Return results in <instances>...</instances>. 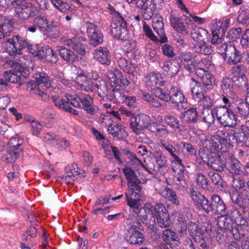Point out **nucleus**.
Returning a JSON list of instances; mask_svg holds the SVG:
<instances>
[{
	"instance_id": "obj_1",
	"label": "nucleus",
	"mask_w": 249,
	"mask_h": 249,
	"mask_svg": "<svg viewBox=\"0 0 249 249\" xmlns=\"http://www.w3.org/2000/svg\"><path fill=\"white\" fill-rule=\"evenodd\" d=\"M3 46L5 52L11 56L20 54L21 50L25 48H27L29 53L34 56L40 58V56L43 54V47H40L37 44H32L19 36H14L12 38L8 39L4 43Z\"/></svg>"
},
{
	"instance_id": "obj_2",
	"label": "nucleus",
	"mask_w": 249,
	"mask_h": 249,
	"mask_svg": "<svg viewBox=\"0 0 249 249\" xmlns=\"http://www.w3.org/2000/svg\"><path fill=\"white\" fill-rule=\"evenodd\" d=\"M31 23V24L25 27L27 31L35 33L36 31H38L44 35L52 36L54 38L58 36L57 27L53 24V21H49L46 15L35 17Z\"/></svg>"
},
{
	"instance_id": "obj_3",
	"label": "nucleus",
	"mask_w": 249,
	"mask_h": 249,
	"mask_svg": "<svg viewBox=\"0 0 249 249\" xmlns=\"http://www.w3.org/2000/svg\"><path fill=\"white\" fill-rule=\"evenodd\" d=\"M112 12L113 20L110 26L111 35L118 39L128 41L131 36L127 28L125 16L114 8Z\"/></svg>"
},
{
	"instance_id": "obj_4",
	"label": "nucleus",
	"mask_w": 249,
	"mask_h": 249,
	"mask_svg": "<svg viewBox=\"0 0 249 249\" xmlns=\"http://www.w3.org/2000/svg\"><path fill=\"white\" fill-rule=\"evenodd\" d=\"M71 106L78 108H82L88 114L94 115L97 113L99 108L93 103V98L88 94L79 93L69 98Z\"/></svg>"
},
{
	"instance_id": "obj_5",
	"label": "nucleus",
	"mask_w": 249,
	"mask_h": 249,
	"mask_svg": "<svg viewBox=\"0 0 249 249\" xmlns=\"http://www.w3.org/2000/svg\"><path fill=\"white\" fill-rule=\"evenodd\" d=\"M172 217V225L177 232L179 233V236L177 233L172 231V249H181L180 238L187 231V222L184 215L179 213H175Z\"/></svg>"
},
{
	"instance_id": "obj_6",
	"label": "nucleus",
	"mask_w": 249,
	"mask_h": 249,
	"mask_svg": "<svg viewBox=\"0 0 249 249\" xmlns=\"http://www.w3.org/2000/svg\"><path fill=\"white\" fill-rule=\"evenodd\" d=\"M241 131L239 126L234 128L232 130V133H229L226 130H218L216 132L215 138L227 146L236 144L239 146H244L245 144H249V142H245Z\"/></svg>"
},
{
	"instance_id": "obj_7",
	"label": "nucleus",
	"mask_w": 249,
	"mask_h": 249,
	"mask_svg": "<svg viewBox=\"0 0 249 249\" xmlns=\"http://www.w3.org/2000/svg\"><path fill=\"white\" fill-rule=\"evenodd\" d=\"M214 111L219 124L226 127L233 128L237 125V117L234 112L225 106L216 107Z\"/></svg>"
},
{
	"instance_id": "obj_8",
	"label": "nucleus",
	"mask_w": 249,
	"mask_h": 249,
	"mask_svg": "<svg viewBox=\"0 0 249 249\" xmlns=\"http://www.w3.org/2000/svg\"><path fill=\"white\" fill-rule=\"evenodd\" d=\"M132 211L137 214V218L139 217L148 228L154 230L156 222L153 214V206L151 204H146L143 207L140 206L137 209H133Z\"/></svg>"
},
{
	"instance_id": "obj_9",
	"label": "nucleus",
	"mask_w": 249,
	"mask_h": 249,
	"mask_svg": "<svg viewBox=\"0 0 249 249\" xmlns=\"http://www.w3.org/2000/svg\"><path fill=\"white\" fill-rule=\"evenodd\" d=\"M184 168L181 159L172 152V171L176 174L173 175V185H176L178 189L184 187L185 182L182 176Z\"/></svg>"
},
{
	"instance_id": "obj_10",
	"label": "nucleus",
	"mask_w": 249,
	"mask_h": 249,
	"mask_svg": "<svg viewBox=\"0 0 249 249\" xmlns=\"http://www.w3.org/2000/svg\"><path fill=\"white\" fill-rule=\"evenodd\" d=\"M127 192H125V198L127 204L133 210L140 206L141 192L142 186L128 187Z\"/></svg>"
},
{
	"instance_id": "obj_11",
	"label": "nucleus",
	"mask_w": 249,
	"mask_h": 249,
	"mask_svg": "<svg viewBox=\"0 0 249 249\" xmlns=\"http://www.w3.org/2000/svg\"><path fill=\"white\" fill-rule=\"evenodd\" d=\"M77 88L88 93L94 90V85L90 78H89L83 71H78L74 80Z\"/></svg>"
},
{
	"instance_id": "obj_12",
	"label": "nucleus",
	"mask_w": 249,
	"mask_h": 249,
	"mask_svg": "<svg viewBox=\"0 0 249 249\" xmlns=\"http://www.w3.org/2000/svg\"><path fill=\"white\" fill-rule=\"evenodd\" d=\"M87 33L89 37L90 44L96 47L103 42L104 35L94 23L87 21L86 24Z\"/></svg>"
},
{
	"instance_id": "obj_13",
	"label": "nucleus",
	"mask_w": 249,
	"mask_h": 249,
	"mask_svg": "<svg viewBox=\"0 0 249 249\" xmlns=\"http://www.w3.org/2000/svg\"><path fill=\"white\" fill-rule=\"evenodd\" d=\"M137 7L142 10V17L145 20H150L158 14L156 13L157 4L155 0L139 1Z\"/></svg>"
},
{
	"instance_id": "obj_14",
	"label": "nucleus",
	"mask_w": 249,
	"mask_h": 249,
	"mask_svg": "<svg viewBox=\"0 0 249 249\" xmlns=\"http://www.w3.org/2000/svg\"><path fill=\"white\" fill-rule=\"evenodd\" d=\"M154 216L157 218L159 225L161 228L170 226V217L167 210L161 203H157L154 208Z\"/></svg>"
},
{
	"instance_id": "obj_15",
	"label": "nucleus",
	"mask_w": 249,
	"mask_h": 249,
	"mask_svg": "<svg viewBox=\"0 0 249 249\" xmlns=\"http://www.w3.org/2000/svg\"><path fill=\"white\" fill-rule=\"evenodd\" d=\"M150 122V118L148 115L143 113L135 114L134 117L131 118V123H130V127L134 132L139 135L140 131L145 128Z\"/></svg>"
},
{
	"instance_id": "obj_16",
	"label": "nucleus",
	"mask_w": 249,
	"mask_h": 249,
	"mask_svg": "<svg viewBox=\"0 0 249 249\" xmlns=\"http://www.w3.org/2000/svg\"><path fill=\"white\" fill-rule=\"evenodd\" d=\"M181 63L188 71H191L196 67L192 54L189 52L181 53L177 58L175 57L172 59V65L176 68L179 67Z\"/></svg>"
},
{
	"instance_id": "obj_17",
	"label": "nucleus",
	"mask_w": 249,
	"mask_h": 249,
	"mask_svg": "<svg viewBox=\"0 0 249 249\" xmlns=\"http://www.w3.org/2000/svg\"><path fill=\"white\" fill-rule=\"evenodd\" d=\"M14 7L18 17L22 19H26L29 17L35 16L38 13L36 8L31 2L25 3Z\"/></svg>"
},
{
	"instance_id": "obj_18",
	"label": "nucleus",
	"mask_w": 249,
	"mask_h": 249,
	"mask_svg": "<svg viewBox=\"0 0 249 249\" xmlns=\"http://www.w3.org/2000/svg\"><path fill=\"white\" fill-rule=\"evenodd\" d=\"M191 197L199 210L203 211L207 214L210 213L211 202L204 195L198 191L193 190L191 193Z\"/></svg>"
},
{
	"instance_id": "obj_19",
	"label": "nucleus",
	"mask_w": 249,
	"mask_h": 249,
	"mask_svg": "<svg viewBox=\"0 0 249 249\" xmlns=\"http://www.w3.org/2000/svg\"><path fill=\"white\" fill-rule=\"evenodd\" d=\"M93 57L100 64L108 66L111 63V55L107 47L100 46L94 50Z\"/></svg>"
},
{
	"instance_id": "obj_20",
	"label": "nucleus",
	"mask_w": 249,
	"mask_h": 249,
	"mask_svg": "<svg viewBox=\"0 0 249 249\" xmlns=\"http://www.w3.org/2000/svg\"><path fill=\"white\" fill-rule=\"evenodd\" d=\"M145 86L149 90H152L156 87H160L165 84L162 80L161 74L152 72L147 74L144 77Z\"/></svg>"
},
{
	"instance_id": "obj_21",
	"label": "nucleus",
	"mask_w": 249,
	"mask_h": 249,
	"mask_svg": "<svg viewBox=\"0 0 249 249\" xmlns=\"http://www.w3.org/2000/svg\"><path fill=\"white\" fill-rule=\"evenodd\" d=\"M245 67L243 64L234 65L230 70L234 86L241 87L245 83Z\"/></svg>"
},
{
	"instance_id": "obj_22",
	"label": "nucleus",
	"mask_w": 249,
	"mask_h": 249,
	"mask_svg": "<svg viewBox=\"0 0 249 249\" xmlns=\"http://www.w3.org/2000/svg\"><path fill=\"white\" fill-rule=\"evenodd\" d=\"M70 96H73V95H67L66 96L67 100L61 99L56 95L52 96L51 99L55 106L58 108L72 115L77 116L79 114L78 111L71 107V105L69 100Z\"/></svg>"
},
{
	"instance_id": "obj_23",
	"label": "nucleus",
	"mask_w": 249,
	"mask_h": 249,
	"mask_svg": "<svg viewBox=\"0 0 249 249\" xmlns=\"http://www.w3.org/2000/svg\"><path fill=\"white\" fill-rule=\"evenodd\" d=\"M152 27L160 37V42L164 43L167 42V37L164 32L162 17L159 14L155 15L153 18Z\"/></svg>"
},
{
	"instance_id": "obj_24",
	"label": "nucleus",
	"mask_w": 249,
	"mask_h": 249,
	"mask_svg": "<svg viewBox=\"0 0 249 249\" xmlns=\"http://www.w3.org/2000/svg\"><path fill=\"white\" fill-rule=\"evenodd\" d=\"M227 168L232 174L239 175L243 173L245 175L249 174V164L247 163L243 170L242 164L235 158L232 157L229 160Z\"/></svg>"
},
{
	"instance_id": "obj_25",
	"label": "nucleus",
	"mask_w": 249,
	"mask_h": 249,
	"mask_svg": "<svg viewBox=\"0 0 249 249\" xmlns=\"http://www.w3.org/2000/svg\"><path fill=\"white\" fill-rule=\"evenodd\" d=\"M210 213L223 214L226 212V207L223 200L217 195H213L211 198Z\"/></svg>"
},
{
	"instance_id": "obj_26",
	"label": "nucleus",
	"mask_w": 249,
	"mask_h": 249,
	"mask_svg": "<svg viewBox=\"0 0 249 249\" xmlns=\"http://www.w3.org/2000/svg\"><path fill=\"white\" fill-rule=\"evenodd\" d=\"M187 102L184 96L178 88H172V108L182 110L187 107Z\"/></svg>"
},
{
	"instance_id": "obj_27",
	"label": "nucleus",
	"mask_w": 249,
	"mask_h": 249,
	"mask_svg": "<svg viewBox=\"0 0 249 249\" xmlns=\"http://www.w3.org/2000/svg\"><path fill=\"white\" fill-rule=\"evenodd\" d=\"M52 4L59 11L66 15L74 16L76 12V7L62 0H51Z\"/></svg>"
},
{
	"instance_id": "obj_28",
	"label": "nucleus",
	"mask_w": 249,
	"mask_h": 249,
	"mask_svg": "<svg viewBox=\"0 0 249 249\" xmlns=\"http://www.w3.org/2000/svg\"><path fill=\"white\" fill-rule=\"evenodd\" d=\"M86 39L82 36H74L69 40V44L77 53L83 56L86 53Z\"/></svg>"
},
{
	"instance_id": "obj_29",
	"label": "nucleus",
	"mask_w": 249,
	"mask_h": 249,
	"mask_svg": "<svg viewBox=\"0 0 249 249\" xmlns=\"http://www.w3.org/2000/svg\"><path fill=\"white\" fill-rule=\"evenodd\" d=\"M124 238L132 245H142L144 241V236L140 231H126Z\"/></svg>"
},
{
	"instance_id": "obj_30",
	"label": "nucleus",
	"mask_w": 249,
	"mask_h": 249,
	"mask_svg": "<svg viewBox=\"0 0 249 249\" xmlns=\"http://www.w3.org/2000/svg\"><path fill=\"white\" fill-rule=\"evenodd\" d=\"M226 59H227V64L231 65H235L242 62L243 56L241 52L237 50L234 46L232 45L228 50Z\"/></svg>"
},
{
	"instance_id": "obj_31",
	"label": "nucleus",
	"mask_w": 249,
	"mask_h": 249,
	"mask_svg": "<svg viewBox=\"0 0 249 249\" xmlns=\"http://www.w3.org/2000/svg\"><path fill=\"white\" fill-rule=\"evenodd\" d=\"M123 171L127 180L128 187L141 186V182L138 178L134 170L126 166L123 169Z\"/></svg>"
},
{
	"instance_id": "obj_32",
	"label": "nucleus",
	"mask_w": 249,
	"mask_h": 249,
	"mask_svg": "<svg viewBox=\"0 0 249 249\" xmlns=\"http://www.w3.org/2000/svg\"><path fill=\"white\" fill-rule=\"evenodd\" d=\"M231 211H229L227 214L224 215L221 214L217 219V225L218 227L217 232H219L224 230L231 231L232 227V224L233 222V220L230 217Z\"/></svg>"
},
{
	"instance_id": "obj_33",
	"label": "nucleus",
	"mask_w": 249,
	"mask_h": 249,
	"mask_svg": "<svg viewBox=\"0 0 249 249\" xmlns=\"http://www.w3.org/2000/svg\"><path fill=\"white\" fill-rule=\"evenodd\" d=\"M188 229L190 235L195 242H198L201 240H204L205 238L204 231L196 223L191 222L189 224Z\"/></svg>"
},
{
	"instance_id": "obj_34",
	"label": "nucleus",
	"mask_w": 249,
	"mask_h": 249,
	"mask_svg": "<svg viewBox=\"0 0 249 249\" xmlns=\"http://www.w3.org/2000/svg\"><path fill=\"white\" fill-rule=\"evenodd\" d=\"M107 131L114 138L121 139L125 138L127 135L125 130L120 124H111L108 125Z\"/></svg>"
},
{
	"instance_id": "obj_35",
	"label": "nucleus",
	"mask_w": 249,
	"mask_h": 249,
	"mask_svg": "<svg viewBox=\"0 0 249 249\" xmlns=\"http://www.w3.org/2000/svg\"><path fill=\"white\" fill-rule=\"evenodd\" d=\"M226 163V161L224 157L219 156V155L217 156L212 155L211 159L209 161H208L207 165L213 170L220 172L224 170Z\"/></svg>"
},
{
	"instance_id": "obj_36",
	"label": "nucleus",
	"mask_w": 249,
	"mask_h": 249,
	"mask_svg": "<svg viewBox=\"0 0 249 249\" xmlns=\"http://www.w3.org/2000/svg\"><path fill=\"white\" fill-rule=\"evenodd\" d=\"M119 67L124 72L133 74L137 68V65L132 62L129 59L120 57L117 60Z\"/></svg>"
},
{
	"instance_id": "obj_37",
	"label": "nucleus",
	"mask_w": 249,
	"mask_h": 249,
	"mask_svg": "<svg viewBox=\"0 0 249 249\" xmlns=\"http://www.w3.org/2000/svg\"><path fill=\"white\" fill-rule=\"evenodd\" d=\"M208 148L209 149L210 152L212 155L215 156L216 155V153L220 152L222 154L226 153L228 150L227 146L224 143H222L221 142L215 137L211 139Z\"/></svg>"
},
{
	"instance_id": "obj_38",
	"label": "nucleus",
	"mask_w": 249,
	"mask_h": 249,
	"mask_svg": "<svg viewBox=\"0 0 249 249\" xmlns=\"http://www.w3.org/2000/svg\"><path fill=\"white\" fill-rule=\"evenodd\" d=\"M57 51L60 57L65 61L72 63L78 60V56L72 51L63 46H57Z\"/></svg>"
},
{
	"instance_id": "obj_39",
	"label": "nucleus",
	"mask_w": 249,
	"mask_h": 249,
	"mask_svg": "<svg viewBox=\"0 0 249 249\" xmlns=\"http://www.w3.org/2000/svg\"><path fill=\"white\" fill-rule=\"evenodd\" d=\"M126 224L127 227L126 231H143V227L139 219L134 214H130L126 219Z\"/></svg>"
},
{
	"instance_id": "obj_40",
	"label": "nucleus",
	"mask_w": 249,
	"mask_h": 249,
	"mask_svg": "<svg viewBox=\"0 0 249 249\" xmlns=\"http://www.w3.org/2000/svg\"><path fill=\"white\" fill-rule=\"evenodd\" d=\"M22 153L21 149H14L6 148V151L2 155V160L6 163H13Z\"/></svg>"
},
{
	"instance_id": "obj_41",
	"label": "nucleus",
	"mask_w": 249,
	"mask_h": 249,
	"mask_svg": "<svg viewBox=\"0 0 249 249\" xmlns=\"http://www.w3.org/2000/svg\"><path fill=\"white\" fill-rule=\"evenodd\" d=\"M190 84L191 91L194 99L198 100L201 96H203V87L200 82L195 80L194 78L191 79Z\"/></svg>"
},
{
	"instance_id": "obj_42",
	"label": "nucleus",
	"mask_w": 249,
	"mask_h": 249,
	"mask_svg": "<svg viewBox=\"0 0 249 249\" xmlns=\"http://www.w3.org/2000/svg\"><path fill=\"white\" fill-rule=\"evenodd\" d=\"M94 87L97 89L99 96L103 97L106 96L107 99L110 101L112 100V96H110V91L111 90L108 89L107 84L105 81L102 80L98 81L94 86Z\"/></svg>"
},
{
	"instance_id": "obj_43",
	"label": "nucleus",
	"mask_w": 249,
	"mask_h": 249,
	"mask_svg": "<svg viewBox=\"0 0 249 249\" xmlns=\"http://www.w3.org/2000/svg\"><path fill=\"white\" fill-rule=\"evenodd\" d=\"M12 31V25L9 20L3 16H0V39L8 36Z\"/></svg>"
},
{
	"instance_id": "obj_44",
	"label": "nucleus",
	"mask_w": 249,
	"mask_h": 249,
	"mask_svg": "<svg viewBox=\"0 0 249 249\" xmlns=\"http://www.w3.org/2000/svg\"><path fill=\"white\" fill-rule=\"evenodd\" d=\"M192 28L193 29L191 32V36L193 40L196 43L204 41V37L206 36L208 32L203 28H196V25L193 23Z\"/></svg>"
},
{
	"instance_id": "obj_45",
	"label": "nucleus",
	"mask_w": 249,
	"mask_h": 249,
	"mask_svg": "<svg viewBox=\"0 0 249 249\" xmlns=\"http://www.w3.org/2000/svg\"><path fill=\"white\" fill-rule=\"evenodd\" d=\"M198 117V112L195 107H191L187 111H184L181 118L184 121L188 123H194L197 122Z\"/></svg>"
},
{
	"instance_id": "obj_46",
	"label": "nucleus",
	"mask_w": 249,
	"mask_h": 249,
	"mask_svg": "<svg viewBox=\"0 0 249 249\" xmlns=\"http://www.w3.org/2000/svg\"><path fill=\"white\" fill-rule=\"evenodd\" d=\"M43 54L40 56L39 58L44 59L48 62L55 63L58 60L57 54L52 48L43 47Z\"/></svg>"
},
{
	"instance_id": "obj_47",
	"label": "nucleus",
	"mask_w": 249,
	"mask_h": 249,
	"mask_svg": "<svg viewBox=\"0 0 249 249\" xmlns=\"http://www.w3.org/2000/svg\"><path fill=\"white\" fill-rule=\"evenodd\" d=\"M230 19L223 18L215 23V26L214 27L212 31L214 32L215 34H219L221 36H223L225 32L229 27Z\"/></svg>"
},
{
	"instance_id": "obj_48",
	"label": "nucleus",
	"mask_w": 249,
	"mask_h": 249,
	"mask_svg": "<svg viewBox=\"0 0 249 249\" xmlns=\"http://www.w3.org/2000/svg\"><path fill=\"white\" fill-rule=\"evenodd\" d=\"M4 78L8 82L14 84H18L21 85L23 84L20 75L18 74V71L14 70L6 71L3 74Z\"/></svg>"
},
{
	"instance_id": "obj_49",
	"label": "nucleus",
	"mask_w": 249,
	"mask_h": 249,
	"mask_svg": "<svg viewBox=\"0 0 249 249\" xmlns=\"http://www.w3.org/2000/svg\"><path fill=\"white\" fill-rule=\"evenodd\" d=\"M230 217L233 220L237 225L248 226V222L247 220L242 216L240 212L234 209L231 211Z\"/></svg>"
},
{
	"instance_id": "obj_50",
	"label": "nucleus",
	"mask_w": 249,
	"mask_h": 249,
	"mask_svg": "<svg viewBox=\"0 0 249 249\" xmlns=\"http://www.w3.org/2000/svg\"><path fill=\"white\" fill-rule=\"evenodd\" d=\"M172 27L178 33L182 35H187L189 32L188 27L182 20L175 18H172Z\"/></svg>"
},
{
	"instance_id": "obj_51",
	"label": "nucleus",
	"mask_w": 249,
	"mask_h": 249,
	"mask_svg": "<svg viewBox=\"0 0 249 249\" xmlns=\"http://www.w3.org/2000/svg\"><path fill=\"white\" fill-rule=\"evenodd\" d=\"M195 51L197 53H200L205 55L211 54L213 51V48L207 44L204 41L198 42L194 47Z\"/></svg>"
},
{
	"instance_id": "obj_52",
	"label": "nucleus",
	"mask_w": 249,
	"mask_h": 249,
	"mask_svg": "<svg viewBox=\"0 0 249 249\" xmlns=\"http://www.w3.org/2000/svg\"><path fill=\"white\" fill-rule=\"evenodd\" d=\"M125 155H126L130 160L131 164L138 166H142L146 171L152 174L151 171H150L148 169L147 167L137 157L135 153L131 152L129 150H127L125 152Z\"/></svg>"
},
{
	"instance_id": "obj_53",
	"label": "nucleus",
	"mask_w": 249,
	"mask_h": 249,
	"mask_svg": "<svg viewBox=\"0 0 249 249\" xmlns=\"http://www.w3.org/2000/svg\"><path fill=\"white\" fill-rule=\"evenodd\" d=\"M234 112L237 115L241 117H247L249 114V105L246 102L238 103L234 108Z\"/></svg>"
},
{
	"instance_id": "obj_54",
	"label": "nucleus",
	"mask_w": 249,
	"mask_h": 249,
	"mask_svg": "<svg viewBox=\"0 0 249 249\" xmlns=\"http://www.w3.org/2000/svg\"><path fill=\"white\" fill-rule=\"evenodd\" d=\"M36 79L38 80L39 85L42 84L46 89L52 87V82L50 77L45 72H39L36 74Z\"/></svg>"
},
{
	"instance_id": "obj_55",
	"label": "nucleus",
	"mask_w": 249,
	"mask_h": 249,
	"mask_svg": "<svg viewBox=\"0 0 249 249\" xmlns=\"http://www.w3.org/2000/svg\"><path fill=\"white\" fill-rule=\"evenodd\" d=\"M110 96H112V100L114 99L119 103H123L126 96L124 93L120 89L115 87L110 91Z\"/></svg>"
},
{
	"instance_id": "obj_56",
	"label": "nucleus",
	"mask_w": 249,
	"mask_h": 249,
	"mask_svg": "<svg viewBox=\"0 0 249 249\" xmlns=\"http://www.w3.org/2000/svg\"><path fill=\"white\" fill-rule=\"evenodd\" d=\"M151 91L153 92V94L156 96V98H158L163 101L168 102L171 99V96H170V93L164 92L163 89H162L160 87H156Z\"/></svg>"
},
{
	"instance_id": "obj_57",
	"label": "nucleus",
	"mask_w": 249,
	"mask_h": 249,
	"mask_svg": "<svg viewBox=\"0 0 249 249\" xmlns=\"http://www.w3.org/2000/svg\"><path fill=\"white\" fill-rule=\"evenodd\" d=\"M211 65L210 61L207 58H202L201 62L196 65L195 68L197 67L196 70V73L197 75L201 74V71L204 73L207 72V70L210 67Z\"/></svg>"
},
{
	"instance_id": "obj_58",
	"label": "nucleus",
	"mask_w": 249,
	"mask_h": 249,
	"mask_svg": "<svg viewBox=\"0 0 249 249\" xmlns=\"http://www.w3.org/2000/svg\"><path fill=\"white\" fill-rule=\"evenodd\" d=\"M231 198L232 201L236 203H240L241 200H247L249 204V193L246 189H243L238 195H233L231 196Z\"/></svg>"
},
{
	"instance_id": "obj_59",
	"label": "nucleus",
	"mask_w": 249,
	"mask_h": 249,
	"mask_svg": "<svg viewBox=\"0 0 249 249\" xmlns=\"http://www.w3.org/2000/svg\"><path fill=\"white\" fill-rule=\"evenodd\" d=\"M202 120L206 123L211 125L214 123V112L212 109H204L202 113Z\"/></svg>"
},
{
	"instance_id": "obj_60",
	"label": "nucleus",
	"mask_w": 249,
	"mask_h": 249,
	"mask_svg": "<svg viewBox=\"0 0 249 249\" xmlns=\"http://www.w3.org/2000/svg\"><path fill=\"white\" fill-rule=\"evenodd\" d=\"M208 176L211 179L213 183L218 188H223L224 187L223 180L219 174L210 171L208 173Z\"/></svg>"
},
{
	"instance_id": "obj_61",
	"label": "nucleus",
	"mask_w": 249,
	"mask_h": 249,
	"mask_svg": "<svg viewBox=\"0 0 249 249\" xmlns=\"http://www.w3.org/2000/svg\"><path fill=\"white\" fill-rule=\"evenodd\" d=\"M196 181L199 187L204 190H208L209 186L205 176L201 173H197L196 175Z\"/></svg>"
},
{
	"instance_id": "obj_62",
	"label": "nucleus",
	"mask_w": 249,
	"mask_h": 249,
	"mask_svg": "<svg viewBox=\"0 0 249 249\" xmlns=\"http://www.w3.org/2000/svg\"><path fill=\"white\" fill-rule=\"evenodd\" d=\"M196 101L199 103L200 105H202L204 108H207V109L212 107L213 105V101L211 98L204 93L203 94V96L200 97L199 99Z\"/></svg>"
},
{
	"instance_id": "obj_63",
	"label": "nucleus",
	"mask_w": 249,
	"mask_h": 249,
	"mask_svg": "<svg viewBox=\"0 0 249 249\" xmlns=\"http://www.w3.org/2000/svg\"><path fill=\"white\" fill-rule=\"evenodd\" d=\"M205 73V74L203 73L202 75L199 76L201 78V82L205 86H212L214 84V77L210 73L207 72Z\"/></svg>"
},
{
	"instance_id": "obj_64",
	"label": "nucleus",
	"mask_w": 249,
	"mask_h": 249,
	"mask_svg": "<svg viewBox=\"0 0 249 249\" xmlns=\"http://www.w3.org/2000/svg\"><path fill=\"white\" fill-rule=\"evenodd\" d=\"M237 21L243 25L249 24V10L246 9L241 11L238 17Z\"/></svg>"
}]
</instances>
